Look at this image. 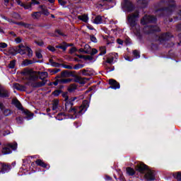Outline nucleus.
<instances>
[{
	"label": "nucleus",
	"instance_id": "1",
	"mask_svg": "<svg viewBox=\"0 0 181 181\" xmlns=\"http://www.w3.org/2000/svg\"><path fill=\"white\" fill-rule=\"evenodd\" d=\"M62 97L64 98V101H66L65 110L66 112H69V114H74V115L76 117H77V115H82L83 112H86L87 107H86L84 103L79 107H73L74 103L71 100H69L67 93H62Z\"/></svg>",
	"mask_w": 181,
	"mask_h": 181
},
{
	"label": "nucleus",
	"instance_id": "2",
	"mask_svg": "<svg viewBox=\"0 0 181 181\" xmlns=\"http://www.w3.org/2000/svg\"><path fill=\"white\" fill-rule=\"evenodd\" d=\"M22 76L25 77L28 81H36L40 78V80L45 81L49 77V74L46 71H35L31 69L25 68L21 71Z\"/></svg>",
	"mask_w": 181,
	"mask_h": 181
},
{
	"label": "nucleus",
	"instance_id": "3",
	"mask_svg": "<svg viewBox=\"0 0 181 181\" xmlns=\"http://www.w3.org/2000/svg\"><path fill=\"white\" fill-rule=\"evenodd\" d=\"M168 7L160 8L156 11V15L157 16H170L173 11H175V4L173 0H161L159 2V6H166Z\"/></svg>",
	"mask_w": 181,
	"mask_h": 181
},
{
	"label": "nucleus",
	"instance_id": "4",
	"mask_svg": "<svg viewBox=\"0 0 181 181\" xmlns=\"http://www.w3.org/2000/svg\"><path fill=\"white\" fill-rule=\"evenodd\" d=\"M16 148H18V144H8L4 145L2 148L1 153L3 155H8V153H11L12 151H16Z\"/></svg>",
	"mask_w": 181,
	"mask_h": 181
},
{
	"label": "nucleus",
	"instance_id": "5",
	"mask_svg": "<svg viewBox=\"0 0 181 181\" xmlns=\"http://www.w3.org/2000/svg\"><path fill=\"white\" fill-rule=\"evenodd\" d=\"M136 18H139V11H138L128 16V22L132 28H134L136 25Z\"/></svg>",
	"mask_w": 181,
	"mask_h": 181
},
{
	"label": "nucleus",
	"instance_id": "6",
	"mask_svg": "<svg viewBox=\"0 0 181 181\" xmlns=\"http://www.w3.org/2000/svg\"><path fill=\"white\" fill-rule=\"evenodd\" d=\"M16 2L20 5V6H23L25 9H30L32 8V5H39L40 2L36 1V0H31V1L23 4L21 0H16Z\"/></svg>",
	"mask_w": 181,
	"mask_h": 181
},
{
	"label": "nucleus",
	"instance_id": "7",
	"mask_svg": "<svg viewBox=\"0 0 181 181\" xmlns=\"http://www.w3.org/2000/svg\"><path fill=\"white\" fill-rule=\"evenodd\" d=\"M156 22V17L153 16H144L141 20V25H146V23H155Z\"/></svg>",
	"mask_w": 181,
	"mask_h": 181
},
{
	"label": "nucleus",
	"instance_id": "8",
	"mask_svg": "<svg viewBox=\"0 0 181 181\" xmlns=\"http://www.w3.org/2000/svg\"><path fill=\"white\" fill-rule=\"evenodd\" d=\"M122 7L127 12H132L135 8L134 4H132L129 0H124V1L122 3Z\"/></svg>",
	"mask_w": 181,
	"mask_h": 181
},
{
	"label": "nucleus",
	"instance_id": "9",
	"mask_svg": "<svg viewBox=\"0 0 181 181\" xmlns=\"http://www.w3.org/2000/svg\"><path fill=\"white\" fill-rule=\"evenodd\" d=\"M144 32L149 35L153 32H160V28L157 25H147L144 28Z\"/></svg>",
	"mask_w": 181,
	"mask_h": 181
},
{
	"label": "nucleus",
	"instance_id": "10",
	"mask_svg": "<svg viewBox=\"0 0 181 181\" xmlns=\"http://www.w3.org/2000/svg\"><path fill=\"white\" fill-rule=\"evenodd\" d=\"M149 168L148 165H145V163L142 162H139L135 166V170L140 173H145Z\"/></svg>",
	"mask_w": 181,
	"mask_h": 181
},
{
	"label": "nucleus",
	"instance_id": "11",
	"mask_svg": "<svg viewBox=\"0 0 181 181\" xmlns=\"http://www.w3.org/2000/svg\"><path fill=\"white\" fill-rule=\"evenodd\" d=\"M144 173H146L144 175V177H145V179H146V180H148V181L155 180V179H156L155 171L148 169Z\"/></svg>",
	"mask_w": 181,
	"mask_h": 181
},
{
	"label": "nucleus",
	"instance_id": "12",
	"mask_svg": "<svg viewBox=\"0 0 181 181\" xmlns=\"http://www.w3.org/2000/svg\"><path fill=\"white\" fill-rule=\"evenodd\" d=\"M27 48L28 47H25L23 44H21L16 47L14 52H16V53H19L20 54H25V53H26Z\"/></svg>",
	"mask_w": 181,
	"mask_h": 181
},
{
	"label": "nucleus",
	"instance_id": "13",
	"mask_svg": "<svg viewBox=\"0 0 181 181\" xmlns=\"http://www.w3.org/2000/svg\"><path fill=\"white\" fill-rule=\"evenodd\" d=\"M171 37L170 33H163L158 37V40L160 43H163L166 42V40H169V38Z\"/></svg>",
	"mask_w": 181,
	"mask_h": 181
},
{
	"label": "nucleus",
	"instance_id": "14",
	"mask_svg": "<svg viewBox=\"0 0 181 181\" xmlns=\"http://www.w3.org/2000/svg\"><path fill=\"white\" fill-rule=\"evenodd\" d=\"M46 83H47V81L33 82L30 83V86L33 87V88H39L40 87H43V86H45Z\"/></svg>",
	"mask_w": 181,
	"mask_h": 181
},
{
	"label": "nucleus",
	"instance_id": "15",
	"mask_svg": "<svg viewBox=\"0 0 181 181\" xmlns=\"http://www.w3.org/2000/svg\"><path fill=\"white\" fill-rule=\"evenodd\" d=\"M109 84L110 86V88H113L114 90H117L120 87L119 83L115 79H110Z\"/></svg>",
	"mask_w": 181,
	"mask_h": 181
},
{
	"label": "nucleus",
	"instance_id": "16",
	"mask_svg": "<svg viewBox=\"0 0 181 181\" xmlns=\"http://www.w3.org/2000/svg\"><path fill=\"white\" fill-rule=\"evenodd\" d=\"M0 110L3 111V114L4 115H5V117H8L11 115V114H12V111H11V110L9 109H5V106L4 105V103L1 102H0Z\"/></svg>",
	"mask_w": 181,
	"mask_h": 181
},
{
	"label": "nucleus",
	"instance_id": "17",
	"mask_svg": "<svg viewBox=\"0 0 181 181\" xmlns=\"http://www.w3.org/2000/svg\"><path fill=\"white\" fill-rule=\"evenodd\" d=\"M13 87L16 88V90H18V91H25L26 90V86L23 85H21L18 83H15L13 85Z\"/></svg>",
	"mask_w": 181,
	"mask_h": 181
},
{
	"label": "nucleus",
	"instance_id": "18",
	"mask_svg": "<svg viewBox=\"0 0 181 181\" xmlns=\"http://www.w3.org/2000/svg\"><path fill=\"white\" fill-rule=\"evenodd\" d=\"M16 25H18L19 26H23V28H25L26 29H33L32 24L25 23L23 22L16 23Z\"/></svg>",
	"mask_w": 181,
	"mask_h": 181
},
{
	"label": "nucleus",
	"instance_id": "19",
	"mask_svg": "<svg viewBox=\"0 0 181 181\" xmlns=\"http://www.w3.org/2000/svg\"><path fill=\"white\" fill-rule=\"evenodd\" d=\"M12 104L16 107L18 110H23V107L22 106V104H21V102L18 100V99H13Z\"/></svg>",
	"mask_w": 181,
	"mask_h": 181
},
{
	"label": "nucleus",
	"instance_id": "20",
	"mask_svg": "<svg viewBox=\"0 0 181 181\" xmlns=\"http://www.w3.org/2000/svg\"><path fill=\"white\" fill-rule=\"evenodd\" d=\"M35 163L37 166H41V168H47V164L40 159L36 160Z\"/></svg>",
	"mask_w": 181,
	"mask_h": 181
},
{
	"label": "nucleus",
	"instance_id": "21",
	"mask_svg": "<svg viewBox=\"0 0 181 181\" xmlns=\"http://www.w3.org/2000/svg\"><path fill=\"white\" fill-rule=\"evenodd\" d=\"M77 90V85L76 83H71L68 87V91L69 93H74Z\"/></svg>",
	"mask_w": 181,
	"mask_h": 181
},
{
	"label": "nucleus",
	"instance_id": "22",
	"mask_svg": "<svg viewBox=\"0 0 181 181\" xmlns=\"http://www.w3.org/2000/svg\"><path fill=\"white\" fill-rule=\"evenodd\" d=\"M78 19H79V21H82V22H85V23H87V22H88V16L86 14L78 16Z\"/></svg>",
	"mask_w": 181,
	"mask_h": 181
},
{
	"label": "nucleus",
	"instance_id": "23",
	"mask_svg": "<svg viewBox=\"0 0 181 181\" xmlns=\"http://www.w3.org/2000/svg\"><path fill=\"white\" fill-rule=\"evenodd\" d=\"M126 172L129 176H134V175H135V170L130 167L126 168Z\"/></svg>",
	"mask_w": 181,
	"mask_h": 181
},
{
	"label": "nucleus",
	"instance_id": "24",
	"mask_svg": "<svg viewBox=\"0 0 181 181\" xmlns=\"http://www.w3.org/2000/svg\"><path fill=\"white\" fill-rule=\"evenodd\" d=\"M23 113L25 114L27 117V118H32L33 117L34 114L32 113L30 111L25 110V109H22Z\"/></svg>",
	"mask_w": 181,
	"mask_h": 181
},
{
	"label": "nucleus",
	"instance_id": "25",
	"mask_svg": "<svg viewBox=\"0 0 181 181\" xmlns=\"http://www.w3.org/2000/svg\"><path fill=\"white\" fill-rule=\"evenodd\" d=\"M67 47H68L67 43L63 42L62 44H60L59 45H57L55 47L57 49H62L64 52H66Z\"/></svg>",
	"mask_w": 181,
	"mask_h": 181
},
{
	"label": "nucleus",
	"instance_id": "26",
	"mask_svg": "<svg viewBox=\"0 0 181 181\" xmlns=\"http://www.w3.org/2000/svg\"><path fill=\"white\" fill-rule=\"evenodd\" d=\"M73 81V78H61L59 79L60 84H69V83H71Z\"/></svg>",
	"mask_w": 181,
	"mask_h": 181
},
{
	"label": "nucleus",
	"instance_id": "27",
	"mask_svg": "<svg viewBox=\"0 0 181 181\" xmlns=\"http://www.w3.org/2000/svg\"><path fill=\"white\" fill-rule=\"evenodd\" d=\"M0 97L6 98L9 97V93L5 89H0Z\"/></svg>",
	"mask_w": 181,
	"mask_h": 181
},
{
	"label": "nucleus",
	"instance_id": "28",
	"mask_svg": "<svg viewBox=\"0 0 181 181\" xmlns=\"http://www.w3.org/2000/svg\"><path fill=\"white\" fill-rule=\"evenodd\" d=\"M138 2L141 8H146L148 6V0H139Z\"/></svg>",
	"mask_w": 181,
	"mask_h": 181
},
{
	"label": "nucleus",
	"instance_id": "29",
	"mask_svg": "<svg viewBox=\"0 0 181 181\" xmlns=\"http://www.w3.org/2000/svg\"><path fill=\"white\" fill-rule=\"evenodd\" d=\"M70 76H71V74L67 70L61 72V77L62 78L70 77Z\"/></svg>",
	"mask_w": 181,
	"mask_h": 181
},
{
	"label": "nucleus",
	"instance_id": "30",
	"mask_svg": "<svg viewBox=\"0 0 181 181\" xmlns=\"http://www.w3.org/2000/svg\"><path fill=\"white\" fill-rule=\"evenodd\" d=\"M41 12L40 11H36V12H33L31 14L32 18H33V19H39V18H40L41 16Z\"/></svg>",
	"mask_w": 181,
	"mask_h": 181
},
{
	"label": "nucleus",
	"instance_id": "31",
	"mask_svg": "<svg viewBox=\"0 0 181 181\" xmlns=\"http://www.w3.org/2000/svg\"><path fill=\"white\" fill-rule=\"evenodd\" d=\"M84 53L85 54H88V53H91V47L88 45H85L84 46Z\"/></svg>",
	"mask_w": 181,
	"mask_h": 181
},
{
	"label": "nucleus",
	"instance_id": "32",
	"mask_svg": "<svg viewBox=\"0 0 181 181\" xmlns=\"http://www.w3.org/2000/svg\"><path fill=\"white\" fill-rule=\"evenodd\" d=\"M40 8L42 9V13H43V15H45V16H49L50 15V13L49 12V10H47V8L43 7V6H41Z\"/></svg>",
	"mask_w": 181,
	"mask_h": 181
},
{
	"label": "nucleus",
	"instance_id": "33",
	"mask_svg": "<svg viewBox=\"0 0 181 181\" xmlns=\"http://www.w3.org/2000/svg\"><path fill=\"white\" fill-rule=\"evenodd\" d=\"M57 107H59V100H54L52 103V110L53 111H56L57 110Z\"/></svg>",
	"mask_w": 181,
	"mask_h": 181
},
{
	"label": "nucleus",
	"instance_id": "34",
	"mask_svg": "<svg viewBox=\"0 0 181 181\" xmlns=\"http://www.w3.org/2000/svg\"><path fill=\"white\" fill-rule=\"evenodd\" d=\"M103 22V18L101 16H98L94 19V23H96V25H98V23H101Z\"/></svg>",
	"mask_w": 181,
	"mask_h": 181
},
{
	"label": "nucleus",
	"instance_id": "35",
	"mask_svg": "<svg viewBox=\"0 0 181 181\" xmlns=\"http://www.w3.org/2000/svg\"><path fill=\"white\" fill-rule=\"evenodd\" d=\"M83 78L78 76H75L74 81L75 83H78L79 84H83L82 83Z\"/></svg>",
	"mask_w": 181,
	"mask_h": 181
},
{
	"label": "nucleus",
	"instance_id": "36",
	"mask_svg": "<svg viewBox=\"0 0 181 181\" xmlns=\"http://www.w3.org/2000/svg\"><path fill=\"white\" fill-rule=\"evenodd\" d=\"M49 63L52 67H60L62 66V64H59L57 62H54L53 59H49Z\"/></svg>",
	"mask_w": 181,
	"mask_h": 181
},
{
	"label": "nucleus",
	"instance_id": "37",
	"mask_svg": "<svg viewBox=\"0 0 181 181\" xmlns=\"http://www.w3.org/2000/svg\"><path fill=\"white\" fill-rule=\"evenodd\" d=\"M6 170H11V167L9 165H6V164H2L1 172H6Z\"/></svg>",
	"mask_w": 181,
	"mask_h": 181
},
{
	"label": "nucleus",
	"instance_id": "38",
	"mask_svg": "<svg viewBox=\"0 0 181 181\" xmlns=\"http://www.w3.org/2000/svg\"><path fill=\"white\" fill-rule=\"evenodd\" d=\"M100 53L99 54L100 56H103L107 53V48L105 47H100L99 49Z\"/></svg>",
	"mask_w": 181,
	"mask_h": 181
},
{
	"label": "nucleus",
	"instance_id": "39",
	"mask_svg": "<svg viewBox=\"0 0 181 181\" xmlns=\"http://www.w3.org/2000/svg\"><path fill=\"white\" fill-rule=\"evenodd\" d=\"M173 176L177 180L181 181V172H177V173L173 174Z\"/></svg>",
	"mask_w": 181,
	"mask_h": 181
},
{
	"label": "nucleus",
	"instance_id": "40",
	"mask_svg": "<svg viewBox=\"0 0 181 181\" xmlns=\"http://www.w3.org/2000/svg\"><path fill=\"white\" fill-rule=\"evenodd\" d=\"M48 71H49V73H52V74H57V73H59V71H60V69L55 68L54 69H48Z\"/></svg>",
	"mask_w": 181,
	"mask_h": 181
},
{
	"label": "nucleus",
	"instance_id": "41",
	"mask_svg": "<svg viewBox=\"0 0 181 181\" xmlns=\"http://www.w3.org/2000/svg\"><path fill=\"white\" fill-rule=\"evenodd\" d=\"M61 66H62V67L64 69H67L68 70H73V66L71 65H67L65 64H61Z\"/></svg>",
	"mask_w": 181,
	"mask_h": 181
},
{
	"label": "nucleus",
	"instance_id": "42",
	"mask_svg": "<svg viewBox=\"0 0 181 181\" xmlns=\"http://www.w3.org/2000/svg\"><path fill=\"white\" fill-rule=\"evenodd\" d=\"M15 64H16V60L11 61L8 64L9 69H15Z\"/></svg>",
	"mask_w": 181,
	"mask_h": 181
},
{
	"label": "nucleus",
	"instance_id": "43",
	"mask_svg": "<svg viewBox=\"0 0 181 181\" xmlns=\"http://www.w3.org/2000/svg\"><path fill=\"white\" fill-rule=\"evenodd\" d=\"M26 52H28V57H32V56L33 54V52L32 51V49L30 48H29V47H27Z\"/></svg>",
	"mask_w": 181,
	"mask_h": 181
},
{
	"label": "nucleus",
	"instance_id": "44",
	"mask_svg": "<svg viewBox=\"0 0 181 181\" xmlns=\"http://www.w3.org/2000/svg\"><path fill=\"white\" fill-rule=\"evenodd\" d=\"M97 53H98V50H97L95 48H93L90 49V52L88 53V54L94 56V54H97Z\"/></svg>",
	"mask_w": 181,
	"mask_h": 181
},
{
	"label": "nucleus",
	"instance_id": "45",
	"mask_svg": "<svg viewBox=\"0 0 181 181\" xmlns=\"http://www.w3.org/2000/svg\"><path fill=\"white\" fill-rule=\"evenodd\" d=\"M83 67H84V65L83 64H76L73 69H74V70H78V69H83Z\"/></svg>",
	"mask_w": 181,
	"mask_h": 181
},
{
	"label": "nucleus",
	"instance_id": "46",
	"mask_svg": "<svg viewBox=\"0 0 181 181\" xmlns=\"http://www.w3.org/2000/svg\"><path fill=\"white\" fill-rule=\"evenodd\" d=\"M6 47H8V44L5 42L0 43V50H2L1 49H6Z\"/></svg>",
	"mask_w": 181,
	"mask_h": 181
},
{
	"label": "nucleus",
	"instance_id": "47",
	"mask_svg": "<svg viewBox=\"0 0 181 181\" xmlns=\"http://www.w3.org/2000/svg\"><path fill=\"white\" fill-rule=\"evenodd\" d=\"M23 64H24V66H29V64H32V61L25 59L23 62Z\"/></svg>",
	"mask_w": 181,
	"mask_h": 181
},
{
	"label": "nucleus",
	"instance_id": "48",
	"mask_svg": "<svg viewBox=\"0 0 181 181\" xmlns=\"http://www.w3.org/2000/svg\"><path fill=\"white\" fill-rule=\"evenodd\" d=\"M62 93V91L60 90H54L52 94L53 95H54L55 97H57L59 95H60V93Z\"/></svg>",
	"mask_w": 181,
	"mask_h": 181
},
{
	"label": "nucleus",
	"instance_id": "49",
	"mask_svg": "<svg viewBox=\"0 0 181 181\" xmlns=\"http://www.w3.org/2000/svg\"><path fill=\"white\" fill-rule=\"evenodd\" d=\"M106 63H108L109 64H112V63H114V57L107 58L106 60Z\"/></svg>",
	"mask_w": 181,
	"mask_h": 181
},
{
	"label": "nucleus",
	"instance_id": "50",
	"mask_svg": "<svg viewBox=\"0 0 181 181\" xmlns=\"http://www.w3.org/2000/svg\"><path fill=\"white\" fill-rule=\"evenodd\" d=\"M133 54L134 56H135L136 57V59H138V57H140L141 55H139V51L135 49L134 52H133Z\"/></svg>",
	"mask_w": 181,
	"mask_h": 181
},
{
	"label": "nucleus",
	"instance_id": "51",
	"mask_svg": "<svg viewBox=\"0 0 181 181\" xmlns=\"http://www.w3.org/2000/svg\"><path fill=\"white\" fill-rule=\"evenodd\" d=\"M85 60H93L94 59V57H93V55H86L84 57Z\"/></svg>",
	"mask_w": 181,
	"mask_h": 181
},
{
	"label": "nucleus",
	"instance_id": "52",
	"mask_svg": "<svg viewBox=\"0 0 181 181\" xmlns=\"http://www.w3.org/2000/svg\"><path fill=\"white\" fill-rule=\"evenodd\" d=\"M77 52V48L76 47H73L72 48L70 49L69 53L70 54H73V53Z\"/></svg>",
	"mask_w": 181,
	"mask_h": 181
},
{
	"label": "nucleus",
	"instance_id": "53",
	"mask_svg": "<svg viewBox=\"0 0 181 181\" xmlns=\"http://www.w3.org/2000/svg\"><path fill=\"white\" fill-rule=\"evenodd\" d=\"M59 4L62 5V6H64L67 4V1L64 0H58Z\"/></svg>",
	"mask_w": 181,
	"mask_h": 181
},
{
	"label": "nucleus",
	"instance_id": "54",
	"mask_svg": "<svg viewBox=\"0 0 181 181\" xmlns=\"http://www.w3.org/2000/svg\"><path fill=\"white\" fill-rule=\"evenodd\" d=\"M36 54V57H37V59H42V57H43V56L42 55V53H40V52L37 51L35 52Z\"/></svg>",
	"mask_w": 181,
	"mask_h": 181
},
{
	"label": "nucleus",
	"instance_id": "55",
	"mask_svg": "<svg viewBox=\"0 0 181 181\" xmlns=\"http://www.w3.org/2000/svg\"><path fill=\"white\" fill-rule=\"evenodd\" d=\"M175 19H181V10H179L177 13V16Z\"/></svg>",
	"mask_w": 181,
	"mask_h": 181
},
{
	"label": "nucleus",
	"instance_id": "56",
	"mask_svg": "<svg viewBox=\"0 0 181 181\" xmlns=\"http://www.w3.org/2000/svg\"><path fill=\"white\" fill-rule=\"evenodd\" d=\"M48 50H50V52H56V48L52 45H49L47 47Z\"/></svg>",
	"mask_w": 181,
	"mask_h": 181
},
{
	"label": "nucleus",
	"instance_id": "57",
	"mask_svg": "<svg viewBox=\"0 0 181 181\" xmlns=\"http://www.w3.org/2000/svg\"><path fill=\"white\" fill-rule=\"evenodd\" d=\"M90 40L94 43H97V38L94 35H90Z\"/></svg>",
	"mask_w": 181,
	"mask_h": 181
},
{
	"label": "nucleus",
	"instance_id": "58",
	"mask_svg": "<svg viewBox=\"0 0 181 181\" xmlns=\"http://www.w3.org/2000/svg\"><path fill=\"white\" fill-rule=\"evenodd\" d=\"M16 121H17L18 124H22V122H23V118H22V117H17L16 118Z\"/></svg>",
	"mask_w": 181,
	"mask_h": 181
},
{
	"label": "nucleus",
	"instance_id": "59",
	"mask_svg": "<svg viewBox=\"0 0 181 181\" xmlns=\"http://www.w3.org/2000/svg\"><path fill=\"white\" fill-rule=\"evenodd\" d=\"M35 43L38 46H43V45H45V42H43V41H42V40H40V41H35Z\"/></svg>",
	"mask_w": 181,
	"mask_h": 181
},
{
	"label": "nucleus",
	"instance_id": "60",
	"mask_svg": "<svg viewBox=\"0 0 181 181\" xmlns=\"http://www.w3.org/2000/svg\"><path fill=\"white\" fill-rule=\"evenodd\" d=\"M88 80H90L88 78H82V84H86Z\"/></svg>",
	"mask_w": 181,
	"mask_h": 181
},
{
	"label": "nucleus",
	"instance_id": "61",
	"mask_svg": "<svg viewBox=\"0 0 181 181\" xmlns=\"http://www.w3.org/2000/svg\"><path fill=\"white\" fill-rule=\"evenodd\" d=\"M81 72L83 76H90V74L87 73V70L86 69H83Z\"/></svg>",
	"mask_w": 181,
	"mask_h": 181
},
{
	"label": "nucleus",
	"instance_id": "62",
	"mask_svg": "<svg viewBox=\"0 0 181 181\" xmlns=\"http://www.w3.org/2000/svg\"><path fill=\"white\" fill-rule=\"evenodd\" d=\"M59 83H60V79H57L54 82H52V84H54V86H57Z\"/></svg>",
	"mask_w": 181,
	"mask_h": 181
},
{
	"label": "nucleus",
	"instance_id": "63",
	"mask_svg": "<svg viewBox=\"0 0 181 181\" xmlns=\"http://www.w3.org/2000/svg\"><path fill=\"white\" fill-rule=\"evenodd\" d=\"M13 18H15L16 19H19V14H18L17 13H14L13 15Z\"/></svg>",
	"mask_w": 181,
	"mask_h": 181
},
{
	"label": "nucleus",
	"instance_id": "64",
	"mask_svg": "<svg viewBox=\"0 0 181 181\" xmlns=\"http://www.w3.org/2000/svg\"><path fill=\"white\" fill-rule=\"evenodd\" d=\"M15 40L17 43H21V42H22V39H21L19 37L16 38Z\"/></svg>",
	"mask_w": 181,
	"mask_h": 181
}]
</instances>
